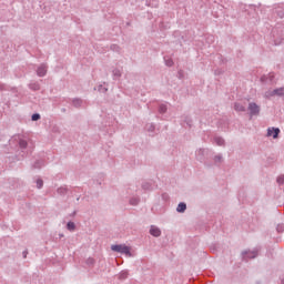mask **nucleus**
Listing matches in <instances>:
<instances>
[{
    "mask_svg": "<svg viewBox=\"0 0 284 284\" xmlns=\"http://www.w3.org/2000/svg\"><path fill=\"white\" fill-rule=\"evenodd\" d=\"M128 276H130V272L128 270L121 271L118 274L119 281H125V278H128Z\"/></svg>",
    "mask_w": 284,
    "mask_h": 284,
    "instance_id": "1a4fd4ad",
    "label": "nucleus"
},
{
    "mask_svg": "<svg viewBox=\"0 0 284 284\" xmlns=\"http://www.w3.org/2000/svg\"><path fill=\"white\" fill-rule=\"evenodd\" d=\"M47 72H48V67L45 64L40 65L37 70L38 77H45Z\"/></svg>",
    "mask_w": 284,
    "mask_h": 284,
    "instance_id": "423d86ee",
    "label": "nucleus"
},
{
    "mask_svg": "<svg viewBox=\"0 0 284 284\" xmlns=\"http://www.w3.org/2000/svg\"><path fill=\"white\" fill-rule=\"evenodd\" d=\"M131 205H139V197H133L130 200Z\"/></svg>",
    "mask_w": 284,
    "mask_h": 284,
    "instance_id": "a211bd4d",
    "label": "nucleus"
},
{
    "mask_svg": "<svg viewBox=\"0 0 284 284\" xmlns=\"http://www.w3.org/2000/svg\"><path fill=\"white\" fill-rule=\"evenodd\" d=\"M81 103H83V101H81L80 99L73 100V105L75 108H80Z\"/></svg>",
    "mask_w": 284,
    "mask_h": 284,
    "instance_id": "f3484780",
    "label": "nucleus"
},
{
    "mask_svg": "<svg viewBox=\"0 0 284 284\" xmlns=\"http://www.w3.org/2000/svg\"><path fill=\"white\" fill-rule=\"evenodd\" d=\"M261 81H262V82L267 81V77H265V75H264V77H262V78H261Z\"/></svg>",
    "mask_w": 284,
    "mask_h": 284,
    "instance_id": "5701e85b",
    "label": "nucleus"
},
{
    "mask_svg": "<svg viewBox=\"0 0 284 284\" xmlns=\"http://www.w3.org/2000/svg\"><path fill=\"white\" fill-rule=\"evenodd\" d=\"M150 234L152 236L159 237V236H161V229L156 227V226H151Z\"/></svg>",
    "mask_w": 284,
    "mask_h": 284,
    "instance_id": "0eeeda50",
    "label": "nucleus"
},
{
    "mask_svg": "<svg viewBox=\"0 0 284 284\" xmlns=\"http://www.w3.org/2000/svg\"><path fill=\"white\" fill-rule=\"evenodd\" d=\"M159 112L160 114H165V112H168V105L161 104L159 108Z\"/></svg>",
    "mask_w": 284,
    "mask_h": 284,
    "instance_id": "f8f14e48",
    "label": "nucleus"
},
{
    "mask_svg": "<svg viewBox=\"0 0 284 284\" xmlns=\"http://www.w3.org/2000/svg\"><path fill=\"white\" fill-rule=\"evenodd\" d=\"M67 230H69V232H74V230H77V224H74V222H69L67 224Z\"/></svg>",
    "mask_w": 284,
    "mask_h": 284,
    "instance_id": "9d476101",
    "label": "nucleus"
},
{
    "mask_svg": "<svg viewBox=\"0 0 284 284\" xmlns=\"http://www.w3.org/2000/svg\"><path fill=\"white\" fill-rule=\"evenodd\" d=\"M277 183H278L280 185H283V183H284V175H280V176L277 178Z\"/></svg>",
    "mask_w": 284,
    "mask_h": 284,
    "instance_id": "412c9836",
    "label": "nucleus"
},
{
    "mask_svg": "<svg viewBox=\"0 0 284 284\" xmlns=\"http://www.w3.org/2000/svg\"><path fill=\"white\" fill-rule=\"evenodd\" d=\"M265 97H284V88L275 89L265 93Z\"/></svg>",
    "mask_w": 284,
    "mask_h": 284,
    "instance_id": "7ed1b4c3",
    "label": "nucleus"
},
{
    "mask_svg": "<svg viewBox=\"0 0 284 284\" xmlns=\"http://www.w3.org/2000/svg\"><path fill=\"white\" fill-rule=\"evenodd\" d=\"M164 61L169 68H172L174 65V61L170 58H164Z\"/></svg>",
    "mask_w": 284,
    "mask_h": 284,
    "instance_id": "ddd939ff",
    "label": "nucleus"
},
{
    "mask_svg": "<svg viewBox=\"0 0 284 284\" xmlns=\"http://www.w3.org/2000/svg\"><path fill=\"white\" fill-rule=\"evenodd\" d=\"M37 187L39 190H41V187H43V180H41V179L37 180Z\"/></svg>",
    "mask_w": 284,
    "mask_h": 284,
    "instance_id": "6ab92c4d",
    "label": "nucleus"
},
{
    "mask_svg": "<svg viewBox=\"0 0 284 284\" xmlns=\"http://www.w3.org/2000/svg\"><path fill=\"white\" fill-rule=\"evenodd\" d=\"M19 145L22 150H26V148H28V142L26 140H20Z\"/></svg>",
    "mask_w": 284,
    "mask_h": 284,
    "instance_id": "2eb2a0df",
    "label": "nucleus"
},
{
    "mask_svg": "<svg viewBox=\"0 0 284 284\" xmlns=\"http://www.w3.org/2000/svg\"><path fill=\"white\" fill-rule=\"evenodd\" d=\"M248 111H250L251 116H256L261 112V106H258V104H256L254 102H251L248 104Z\"/></svg>",
    "mask_w": 284,
    "mask_h": 284,
    "instance_id": "f03ea898",
    "label": "nucleus"
},
{
    "mask_svg": "<svg viewBox=\"0 0 284 284\" xmlns=\"http://www.w3.org/2000/svg\"><path fill=\"white\" fill-rule=\"evenodd\" d=\"M242 256H243L244 261H247V258H256L258 256V252L257 251H244L242 253Z\"/></svg>",
    "mask_w": 284,
    "mask_h": 284,
    "instance_id": "20e7f679",
    "label": "nucleus"
},
{
    "mask_svg": "<svg viewBox=\"0 0 284 284\" xmlns=\"http://www.w3.org/2000/svg\"><path fill=\"white\" fill-rule=\"evenodd\" d=\"M113 77H115V79H119V77H121V70L114 69L113 70Z\"/></svg>",
    "mask_w": 284,
    "mask_h": 284,
    "instance_id": "dca6fc26",
    "label": "nucleus"
},
{
    "mask_svg": "<svg viewBox=\"0 0 284 284\" xmlns=\"http://www.w3.org/2000/svg\"><path fill=\"white\" fill-rule=\"evenodd\" d=\"M268 79H270V81H272L274 79V73H270Z\"/></svg>",
    "mask_w": 284,
    "mask_h": 284,
    "instance_id": "4be33fe9",
    "label": "nucleus"
},
{
    "mask_svg": "<svg viewBox=\"0 0 284 284\" xmlns=\"http://www.w3.org/2000/svg\"><path fill=\"white\" fill-rule=\"evenodd\" d=\"M234 109L236 110V112H245L246 105L243 104V102H236Z\"/></svg>",
    "mask_w": 284,
    "mask_h": 284,
    "instance_id": "6e6552de",
    "label": "nucleus"
},
{
    "mask_svg": "<svg viewBox=\"0 0 284 284\" xmlns=\"http://www.w3.org/2000/svg\"><path fill=\"white\" fill-rule=\"evenodd\" d=\"M214 141L216 145H224L225 143V140H223V138H215Z\"/></svg>",
    "mask_w": 284,
    "mask_h": 284,
    "instance_id": "4468645a",
    "label": "nucleus"
},
{
    "mask_svg": "<svg viewBox=\"0 0 284 284\" xmlns=\"http://www.w3.org/2000/svg\"><path fill=\"white\" fill-rule=\"evenodd\" d=\"M31 119L32 121H39V119H41V115L39 113H34Z\"/></svg>",
    "mask_w": 284,
    "mask_h": 284,
    "instance_id": "aec40b11",
    "label": "nucleus"
},
{
    "mask_svg": "<svg viewBox=\"0 0 284 284\" xmlns=\"http://www.w3.org/2000/svg\"><path fill=\"white\" fill-rule=\"evenodd\" d=\"M278 134H281V129H278V128H268L267 136H273V139H278Z\"/></svg>",
    "mask_w": 284,
    "mask_h": 284,
    "instance_id": "39448f33",
    "label": "nucleus"
},
{
    "mask_svg": "<svg viewBox=\"0 0 284 284\" xmlns=\"http://www.w3.org/2000/svg\"><path fill=\"white\" fill-rule=\"evenodd\" d=\"M221 155L215 156V161H221Z\"/></svg>",
    "mask_w": 284,
    "mask_h": 284,
    "instance_id": "b1692460",
    "label": "nucleus"
},
{
    "mask_svg": "<svg viewBox=\"0 0 284 284\" xmlns=\"http://www.w3.org/2000/svg\"><path fill=\"white\" fill-rule=\"evenodd\" d=\"M185 210H187V205L185 203H180L178 205V209H176L178 212H185Z\"/></svg>",
    "mask_w": 284,
    "mask_h": 284,
    "instance_id": "9b49d317",
    "label": "nucleus"
},
{
    "mask_svg": "<svg viewBox=\"0 0 284 284\" xmlns=\"http://www.w3.org/2000/svg\"><path fill=\"white\" fill-rule=\"evenodd\" d=\"M27 254H28V252H23L24 258H26Z\"/></svg>",
    "mask_w": 284,
    "mask_h": 284,
    "instance_id": "393cba45",
    "label": "nucleus"
},
{
    "mask_svg": "<svg viewBox=\"0 0 284 284\" xmlns=\"http://www.w3.org/2000/svg\"><path fill=\"white\" fill-rule=\"evenodd\" d=\"M111 250L113 252H119L120 254H125L126 256H132V254L130 253V246H125V245H112Z\"/></svg>",
    "mask_w": 284,
    "mask_h": 284,
    "instance_id": "f257e3e1",
    "label": "nucleus"
}]
</instances>
